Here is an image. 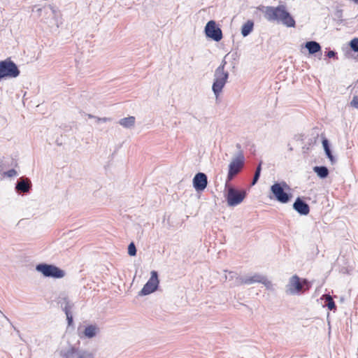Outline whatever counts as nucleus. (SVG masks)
<instances>
[{
    "mask_svg": "<svg viewBox=\"0 0 358 358\" xmlns=\"http://www.w3.org/2000/svg\"><path fill=\"white\" fill-rule=\"evenodd\" d=\"M259 9L268 22L281 23L287 27H294L296 25L294 17L283 4L278 6H262Z\"/></svg>",
    "mask_w": 358,
    "mask_h": 358,
    "instance_id": "obj_1",
    "label": "nucleus"
},
{
    "mask_svg": "<svg viewBox=\"0 0 358 358\" xmlns=\"http://www.w3.org/2000/svg\"><path fill=\"white\" fill-rule=\"evenodd\" d=\"M311 287L307 279H301L297 275L292 276L286 285V293L290 295H299L308 290Z\"/></svg>",
    "mask_w": 358,
    "mask_h": 358,
    "instance_id": "obj_2",
    "label": "nucleus"
},
{
    "mask_svg": "<svg viewBox=\"0 0 358 358\" xmlns=\"http://www.w3.org/2000/svg\"><path fill=\"white\" fill-rule=\"evenodd\" d=\"M225 189L227 190L225 197L229 206H236L240 204L247 195L246 190L236 189L230 185L229 182L225 183Z\"/></svg>",
    "mask_w": 358,
    "mask_h": 358,
    "instance_id": "obj_3",
    "label": "nucleus"
},
{
    "mask_svg": "<svg viewBox=\"0 0 358 358\" xmlns=\"http://www.w3.org/2000/svg\"><path fill=\"white\" fill-rule=\"evenodd\" d=\"M245 165V156L241 152L237 153L232 158L229 164V170L227 176L226 182L231 181L243 169Z\"/></svg>",
    "mask_w": 358,
    "mask_h": 358,
    "instance_id": "obj_4",
    "label": "nucleus"
},
{
    "mask_svg": "<svg viewBox=\"0 0 358 358\" xmlns=\"http://www.w3.org/2000/svg\"><path fill=\"white\" fill-rule=\"evenodd\" d=\"M42 20L49 27H59L58 11L51 5L45 6L42 8H38Z\"/></svg>",
    "mask_w": 358,
    "mask_h": 358,
    "instance_id": "obj_5",
    "label": "nucleus"
},
{
    "mask_svg": "<svg viewBox=\"0 0 358 358\" xmlns=\"http://www.w3.org/2000/svg\"><path fill=\"white\" fill-rule=\"evenodd\" d=\"M20 73L17 64L10 58L0 61V81L6 78H17Z\"/></svg>",
    "mask_w": 358,
    "mask_h": 358,
    "instance_id": "obj_6",
    "label": "nucleus"
},
{
    "mask_svg": "<svg viewBox=\"0 0 358 358\" xmlns=\"http://www.w3.org/2000/svg\"><path fill=\"white\" fill-rule=\"evenodd\" d=\"M285 189H289V187L285 182H275L271 187V192L274 198L282 203H288L292 197V194L286 192Z\"/></svg>",
    "mask_w": 358,
    "mask_h": 358,
    "instance_id": "obj_7",
    "label": "nucleus"
},
{
    "mask_svg": "<svg viewBox=\"0 0 358 358\" xmlns=\"http://www.w3.org/2000/svg\"><path fill=\"white\" fill-rule=\"evenodd\" d=\"M229 76V72L227 71H222V69L215 71L212 90L216 97H218L222 92L223 88L227 83Z\"/></svg>",
    "mask_w": 358,
    "mask_h": 358,
    "instance_id": "obj_8",
    "label": "nucleus"
},
{
    "mask_svg": "<svg viewBox=\"0 0 358 358\" xmlns=\"http://www.w3.org/2000/svg\"><path fill=\"white\" fill-rule=\"evenodd\" d=\"M36 270L47 278H62L65 275L64 271L53 264L46 263L37 264Z\"/></svg>",
    "mask_w": 358,
    "mask_h": 358,
    "instance_id": "obj_9",
    "label": "nucleus"
},
{
    "mask_svg": "<svg viewBox=\"0 0 358 358\" xmlns=\"http://www.w3.org/2000/svg\"><path fill=\"white\" fill-rule=\"evenodd\" d=\"M62 358H94V355L87 350L69 346L59 351Z\"/></svg>",
    "mask_w": 358,
    "mask_h": 358,
    "instance_id": "obj_10",
    "label": "nucleus"
},
{
    "mask_svg": "<svg viewBox=\"0 0 358 358\" xmlns=\"http://www.w3.org/2000/svg\"><path fill=\"white\" fill-rule=\"evenodd\" d=\"M150 278L145 284L142 289L139 292L140 296H146L155 292L159 287V280L158 278V273L156 271H152Z\"/></svg>",
    "mask_w": 358,
    "mask_h": 358,
    "instance_id": "obj_11",
    "label": "nucleus"
},
{
    "mask_svg": "<svg viewBox=\"0 0 358 358\" xmlns=\"http://www.w3.org/2000/svg\"><path fill=\"white\" fill-rule=\"evenodd\" d=\"M204 32L206 37L218 42L222 40L223 35L222 29L214 20H210L205 26Z\"/></svg>",
    "mask_w": 358,
    "mask_h": 358,
    "instance_id": "obj_12",
    "label": "nucleus"
},
{
    "mask_svg": "<svg viewBox=\"0 0 358 358\" xmlns=\"http://www.w3.org/2000/svg\"><path fill=\"white\" fill-rule=\"evenodd\" d=\"M193 187L198 192L203 191L208 185V178L206 173L199 172L192 180Z\"/></svg>",
    "mask_w": 358,
    "mask_h": 358,
    "instance_id": "obj_13",
    "label": "nucleus"
},
{
    "mask_svg": "<svg viewBox=\"0 0 358 358\" xmlns=\"http://www.w3.org/2000/svg\"><path fill=\"white\" fill-rule=\"evenodd\" d=\"M32 184L29 178L21 177L15 184V190L17 193H28L31 189Z\"/></svg>",
    "mask_w": 358,
    "mask_h": 358,
    "instance_id": "obj_14",
    "label": "nucleus"
},
{
    "mask_svg": "<svg viewBox=\"0 0 358 358\" xmlns=\"http://www.w3.org/2000/svg\"><path fill=\"white\" fill-rule=\"evenodd\" d=\"M293 208L301 215H307L310 212L309 205L300 197H297L295 200Z\"/></svg>",
    "mask_w": 358,
    "mask_h": 358,
    "instance_id": "obj_15",
    "label": "nucleus"
},
{
    "mask_svg": "<svg viewBox=\"0 0 358 358\" xmlns=\"http://www.w3.org/2000/svg\"><path fill=\"white\" fill-rule=\"evenodd\" d=\"M255 282L262 283L266 287H269L271 285V281H269L266 277L258 273H255L254 275L250 277H245V285H251Z\"/></svg>",
    "mask_w": 358,
    "mask_h": 358,
    "instance_id": "obj_16",
    "label": "nucleus"
},
{
    "mask_svg": "<svg viewBox=\"0 0 358 358\" xmlns=\"http://www.w3.org/2000/svg\"><path fill=\"white\" fill-rule=\"evenodd\" d=\"M99 332V328L95 324H90L85 327L82 332H79L80 338H92Z\"/></svg>",
    "mask_w": 358,
    "mask_h": 358,
    "instance_id": "obj_17",
    "label": "nucleus"
},
{
    "mask_svg": "<svg viewBox=\"0 0 358 358\" xmlns=\"http://www.w3.org/2000/svg\"><path fill=\"white\" fill-rule=\"evenodd\" d=\"M304 47L308 50L310 55H314L319 52H321L322 50L320 44L315 41H307L304 44Z\"/></svg>",
    "mask_w": 358,
    "mask_h": 358,
    "instance_id": "obj_18",
    "label": "nucleus"
},
{
    "mask_svg": "<svg viewBox=\"0 0 358 358\" xmlns=\"http://www.w3.org/2000/svg\"><path fill=\"white\" fill-rule=\"evenodd\" d=\"M313 169L317 176L321 179L327 178L329 173L328 168L325 166H315Z\"/></svg>",
    "mask_w": 358,
    "mask_h": 358,
    "instance_id": "obj_19",
    "label": "nucleus"
},
{
    "mask_svg": "<svg viewBox=\"0 0 358 358\" xmlns=\"http://www.w3.org/2000/svg\"><path fill=\"white\" fill-rule=\"evenodd\" d=\"M254 22L252 20H248L241 27V34L243 36H248L253 30Z\"/></svg>",
    "mask_w": 358,
    "mask_h": 358,
    "instance_id": "obj_20",
    "label": "nucleus"
},
{
    "mask_svg": "<svg viewBox=\"0 0 358 358\" xmlns=\"http://www.w3.org/2000/svg\"><path fill=\"white\" fill-rule=\"evenodd\" d=\"M135 117L134 116H129L124 117L119 121V124L124 128H131L135 124Z\"/></svg>",
    "mask_w": 358,
    "mask_h": 358,
    "instance_id": "obj_21",
    "label": "nucleus"
},
{
    "mask_svg": "<svg viewBox=\"0 0 358 358\" xmlns=\"http://www.w3.org/2000/svg\"><path fill=\"white\" fill-rule=\"evenodd\" d=\"M245 277H241L238 275H236L235 279L230 284L231 287H238L245 284Z\"/></svg>",
    "mask_w": 358,
    "mask_h": 358,
    "instance_id": "obj_22",
    "label": "nucleus"
},
{
    "mask_svg": "<svg viewBox=\"0 0 358 358\" xmlns=\"http://www.w3.org/2000/svg\"><path fill=\"white\" fill-rule=\"evenodd\" d=\"M325 303L329 310H335L336 309V303L330 295L327 296Z\"/></svg>",
    "mask_w": 358,
    "mask_h": 358,
    "instance_id": "obj_23",
    "label": "nucleus"
},
{
    "mask_svg": "<svg viewBox=\"0 0 358 358\" xmlns=\"http://www.w3.org/2000/svg\"><path fill=\"white\" fill-rule=\"evenodd\" d=\"M13 164H10L9 162L6 160L5 157H3L0 159V173L4 172L3 170L12 166Z\"/></svg>",
    "mask_w": 358,
    "mask_h": 358,
    "instance_id": "obj_24",
    "label": "nucleus"
},
{
    "mask_svg": "<svg viewBox=\"0 0 358 358\" xmlns=\"http://www.w3.org/2000/svg\"><path fill=\"white\" fill-rule=\"evenodd\" d=\"M71 301L66 296H59L58 298V304L60 305L62 309L65 307L68 303H69Z\"/></svg>",
    "mask_w": 358,
    "mask_h": 358,
    "instance_id": "obj_25",
    "label": "nucleus"
},
{
    "mask_svg": "<svg viewBox=\"0 0 358 358\" xmlns=\"http://www.w3.org/2000/svg\"><path fill=\"white\" fill-rule=\"evenodd\" d=\"M1 175L3 178L4 177L12 178V177L17 176V172L14 169H11L7 171L3 172L1 173Z\"/></svg>",
    "mask_w": 358,
    "mask_h": 358,
    "instance_id": "obj_26",
    "label": "nucleus"
},
{
    "mask_svg": "<svg viewBox=\"0 0 358 358\" xmlns=\"http://www.w3.org/2000/svg\"><path fill=\"white\" fill-rule=\"evenodd\" d=\"M350 47L352 50L358 52V38H355L350 41Z\"/></svg>",
    "mask_w": 358,
    "mask_h": 358,
    "instance_id": "obj_27",
    "label": "nucleus"
},
{
    "mask_svg": "<svg viewBox=\"0 0 358 358\" xmlns=\"http://www.w3.org/2000/svg\"><path fill=\"white\" fill-rule=\"evenodd\" d=\"M136 248L133 242H131L128 246V254L130 256H135L136 255Z\"/></svg>",
    "mask_w": 358,
    "mask_h": 358,
    "instance_id": "obj_28",
    "label": "nucleus"
},
{
    "mask_svg": "<svg viewBox=\"0 0 358 358\" xmlns=\"http://www.w3.org/2000/svg\"><path fill=\"white\" fill-rule=\"evenodd\" d=\"M324 152H325L327 157L329 159L331 162L332 164H334L336 162V159H335V157H334V155H332L331 149L327 148V149H326V150H324Z\"/></svg>",
    "mask_w": 358,
    "mask_h": 358,
    "instance_id": "obj_29",
    "label": "nucleus"
},
{
    "mask_svg": "<svg viewBox=\"0 0 358 358\" xmlns=\"http://www.w3.org/2000/svg\"><path fill=\"white\" fill-rule=\"evenodd\" d=\"M73 303L70 302L66 306H65V307H64L62 308V310L65 313V314L67 315V313L68 314L71 313V309L73 308Z\"/></svg>",
    "mask_w": 358,
    "mask_h": 358,
    "instance_id": "obj_30",
    "label": "nucleus"
},
{
    "mask_svg": "<svg viewBox=\"0 0 358 358\" xmlns=\"http://www.w3.org/2000/svg\"><path fill=\"white\" fill-rule=\"evenodd\" d=\"M238 274L233 271H229L228 275H225V278L229 281H233Z\"/></svg>",
    "mask_w": 358,
    "mask_h": 358,
    "instance_id": "obj_31",
    "label": "nucleus"
},
{
    "mask_svg": "<svg viewBox=\"0 0 358 358\" xmlns=\"http://www.w3.org/2000/svg\"><path fill=\"white\" fill-rule=\"evenodd\" d=\"M260 175H261V173L255 172V174H254L252 182H251L252 186L255 185L258 182Z\"/></svg>",
    "mask_w": 358,
    "mask_h": 358,
    "instance_id": "obj_32",
    "label": "nucleus"
},
{
    "mask_svg": "<svg viewBox=\"0 0 358 358\" xmlns=\"http://www.w3.org/2000/svg\"><path fill=\"white\" fill-rule=\"evenodd\" d=\"M350 105L358 109V96H354L352 100L350 102Z\"/></svg>",
    "mask_w": 358,
    "mask_h": 358,
    "instance_id": "obj_33",
    "label": "nucleus"
},
{
    "mask_svg": "<svg viewBox=\"0 0 358 358\" xmlns=\"http://www.w3.org/2000/svg\"><path fill=\"white\" fill-rule=\"evenodd\" d=\"M3 315L6 319V320L10 324V325L14 329V330L17 332V334L19 336V337L20 338V339L22 340L20 331L12 324L10 320L5 315L3 314Z\"/></svg>",
    "mask_w": 358,
    "mask_h": 358,
    "instance_id": "obj_34",
    "label": "nucleus"
},
{
    "mask_svg": "<svg viewBox=\"0 0 358 358\" xmlns=\"http://www.w3.org/2000/svg\"><path fill=\"white\" fill-rule=\"evenodd\" d=\"M227 55H226V56L224 57V58L222 59V62H221L220 65V66H218L215 70H219V69H222V71H226V70H225V66H226V64H227V62H226V60H225V58H226V57H227Z\"/></svg>",
    "mask_w": 358,
    "mask_h": 358,
    "instance_id": "obj_35",
    "label": "nucleus"
},
{
    "mask_svg": "<svg viewBox=\"0 0 358 358\" xmlns=\"http://www.w3.org/2000/svg\"><path fill=\"white\" fill-rule=\"evenodd\" d=\"M66 320L68 322V325L71 326L73 322L72 313H69V314L67 313V315H66Z\"/></svg>",
    "mask_w": 358,
    "mask_h": 358,
    "instance_id": "obj_36",
    "label": "nucleus"
},
{
    "mask_svg": "<svg viewBox=\"0 0 358 358\" xmlns=\"http://www.w3.org/2000/svg\"><path fill=\"white\" fill-rule=\"evenodd\" d=\"M96 122H110L111 121V118L110 117H96Z\"/></svg>",
    "mask_w": 358,
    "mask_h": 358,
    "instance_id": "obj_37",
    "label": "nucleus"
},
{
    "mask_svg": "<svg viewBox=\"0 0 358 358\" xmlns=\"http://www.w3.org/2000/svg\"><path fill=\"white\" fill-rule=\"evenodd\" d=\"M327 57L329 58H335L336 57V52L334 50H329L327 52Z\"/></svg>",
    "mask_w": 358,
    "mask_h": 358,
    "instance_id": "obj_38",
    "label": "nucleus"
},
{
    "mask_svg": "<svg viewBox=\"0 0 358 358\" xmlns=\"http://www.w3.org/2000/svg\"><path fill=\"white\" fill-rule=\"evenodd\" d=\"M322 145H323L324 150H326V149H327V148H330L329 141L326 138L322 141Z\"/></svg>",
    "mask_w": 358,
    "mask_h": 358,
    "instance_id": "obj_39",
    "label": "nucleus"
},
{
    "mask_svg": "<svg viewBox=\"0 0 358 358\" xmlns=\"http://www.w3.org/2000/svg\"><path fill=\"white\" fill-rule=\"evenodd\" d=\"M262 171V162L258 164L256 168L255 172L261 173Z\"/></svg>",
    "mask_w": 358,
    "mask_h": 358,
    "instance_id": "obj_40",
    "label": "nucleus"
},
{
    "mask_svg": "<svg viewBox=\"0 0 358 358\" xmlns=\"http://www.w3.org/2000/svg\"><path fill=\"white\" fill-rule=\"evenodd\" d=\"M236 148L238 150V152H241L242 153H243V151L242 148H241V145L240 143H237L236 145Z\"/></svg>",
    "mask_w": 358,
    "mask_h": 358,
    "instance_id": "obj_41",
    "label": "nucleus"
},
{
    "mask_svg": "<svg viewBox=\"0 0 358 358\" xmlns=\"http://www.w3.org/2000/svg\"><path fill=\"white\" fill-rule=\"evenodd\" d=\"M88 117L89 118H95L96 119V117H95V116H94V115H92L91 114H88Z\"/></svg>",
    "mask_w": 358,
    "mask_h": 358,
    "instance_id": "obj_42",
    "label": "nucleus"
},
{
    "mask_svg": "<svg viewBox=\"0 0 358 358\" xmlns=\"http://www.w3.org/2000/svg\"><path fill=\"white\" fill-rule=\"evenodd\" d=\"M288 146H289V150L292 151V150H293L292 147L290 146L289 145H288Z\"/></svg>",
    "mask_w": 358,
    "mask_h": 358,
    "instance_id": "obj_43",
    "label": "nucleus"
}]
</instances>
